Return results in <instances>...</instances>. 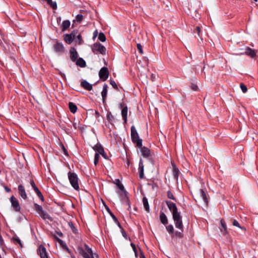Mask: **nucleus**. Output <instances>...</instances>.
Here are the masks:
<instances>
[{"mask_svg":"<svg viewBox=\"0 0 258 258\" xmlns=\"http://www.w3.org/2000/svg\"><path fill=\"white\" fill-rule=\"evenodd\" d=\"M10 200L11 203V206L14 211L16 212H20L21 208L18 200L14 196H12L10 198Z\"/></svg>","mask_w":258,"mask_h":258,"instance_id":"nucleus-6","label":"nucleus"},{"mask_svg":"<svg viewBox=\"0 0 258 258\" xmlns=\"http://www.w3.org/2000/svg\"><path fill=\"white\" fill-rule=\"evenodd\" d=\"M30 183L33 188H34L35 186H36L33 180H31Z\"/></svg>","mask_w":258,"mask_h":258,"instance_id":"nucleus-53","label":"nucleus"},{"mask_svg":"<svg viewBox=\"0 0 258 258\" xmlns=\"http://www.w3.org/2000/svg\"><path fill=\"white\" fill-rule=\"evenodd\" d=\"M77 34V31H76V30H74V31H73L71 33V34H70L69 35H70V36H71V37H72V38H73L74 39H75V37H76V36Z\"/></svg>","mask_w":258,"mask_h":258,"instance_id":"nucleus-49","label":"nucleus"},{"mask_svg":"<svg viewBox=\"0 0 258 258\" xmlns=\"http://www.w3.org/2000/svg\"><path fill=\"white\" fill-rule=\"evenodd\" d=\"M33 189L36 193L40 191L37 186H35Z\"/></svg>","mask_w":258,"mask_h":258,"instance_id":"nucleus-57","label":"nucleus"},{"mask_svg":"<svg viewBox=\"0 0 258 258\" xmlns=\"http://www.w3.org/2000/svg\"><path fill=\"white\" fill-rule=\"evenodd\" d=\"M71 25V22L69 20H64L62 22L61 29L62 31H66L68 29Z\"/></svg>","mask_w":258,"mask_h":258,"instance_id":"nucleus-24","label":"nucleus"},{"mask_svg":"<svg viewBox=\"0 0 258 258\" xmlns=\"http://www.w3.org/2000/svg\"><path fill=\"white\" fill-rule=\"evenodd\" d=\"M119 107L122 108L121 110V115L122 119L124 120V123L126 122L127 121V107L125 104L122 102L119 104Z\"/></svg>","mask_w":258,"mask_h":258,"instance_id":"nucleus-9","label":"nucleus"},{"mask_svg":"<svg viewBox=\"0 0 258 258\" xmlns=\"http://www.w3.org/2000/svg\"><path fill=\"white\" fill-rule=\"evenodd\" d=\"M35 210L39 214H40L44 210L42 207L37 204H34Z\"/></svg>","mask_w":258,"mask_h":258,"instance_id":"nucleus-30","label":"nucleus"},{"mask_svg":"<svg viewBox=\"0 0 258 258\" xmlns=\"http://www.w3.org/2000/svg\"><path fill=\"white\" fill-rule=\"evenodd\" d=\"M68 225H69V227H70V228L71 229L72 232L75 234H77L78 232V230L75 227L73 222H68Z\"/></svg>","mask_w":258,"mask_h":258,"instance_id":"nucleus-32","label":"nucleus"},{"mask_svg":"<svg viewBox=\"0 0 258 258\" xmlns=\"http://www.w3.org/2000/svg\"><path fill=\"white\" fill-rule=\"evenodd\" d=\"M116 185H117V184H118V179L116 180Z\"/></svg>","mask_w":258,"mask_h":258,"instance_id":"nucleus-63","label":"nucleus"},{"mask_svg":"<svg viewBox=\"0 0 258 258\" xmlns=\"http://www.w3.org/2000/svg\"><path fill=\"white\" fill-rule=\"evenodd\" d=\"M68 178L72 186L76 190L80 189L78 175L74 172H69L68 173Z\"/></svg>","mask_w":258,"mask_h":258,"instance_id":"nucleus-3","label":"nucleus"},{"mask_svg":"<svg viewBox=\"0 0 258 258\" xmlns=\"http://www.w3.org/2000/svg\"><path fill=\"white\" fill-rule=\"evenodd\" d=\"M39 215L44 220H48L50 221H52L53 220L52 217H51L50 216L44 211L39 214Z\"/></svg>","mask_w":258,"mask_h":258,"instance_id":"nucleus-23","label":"nucleus"},{"mask_svg":"<svg viewBox=\"0 0 258 258\" xmlns=\"http://www.w3.org/2000/svg\"><path fill=\"white\" fill-rule=\"evenodd\" d=\"M97 34H98V32H97V30H96L94 33H93V37H96L97 35Z\"/></svg>","mask_w":258,"mask_h":258,"instance_id":"nucleus-58","label":"nucleus"},{"mask_svg":"<svg viewBox=\"0 0 258 258\" xmlns=\"http://www.w3.org/2000/svg\"><path fill=\"white\" fill-rule=\"evenodd\" d=\"M131 245L135 252L136 257H137L138 256V252H137V249L136 248L135 244H134L133 243H131Z\"/></svg>","mask_w":258,"mask_h":258,"instance_id":"nucleus-42","label":"nucleus"},{"mask_svg":"<svg viewBox=\"0 0 258 258\" xmlns=\"http://www.w3.org/2000/svg\"><path fill=\"white\" fill-rule=\"evenodd\" d=\"M131 136L132 142L136 143L138 147L141 148L142 146V140L140 139L136 127L134 125H132L131 128Z\"/></svg>","mask_w":258,"mask_h":258,"instance_id":"nucleus-2","label":"nucleus"},{"mask_svg":"<svg viewBox=\"0 0 258 258\" xmlns=\"http://www.w3.org/2000/svg\"><path fill=\"white\" fill-rule=\"evenodd\" d=\"M191 89L194 91H197L198 89V87L196 84H192L190 86Z\"/></svg>","mask_w":258,"mask_h":258,"instance_id":"nucleus-48","label":"nucleus"},{"mask_svg":"<svg viewBox=\"0 0 258 258\" xmlns=\"http://www.w3.org/2000/svg\"><path fill=\"white\" fill-rule=\"evenodd\" d=\"M221 227L220 228V231L223 235H226L227 233V226L225 220L222 219L220 221Z\"/></svg>","mask_w":258,"mask_h":258,"instance_id":"nucleus-16","label":"nucleus"},{"mask_svg":"<svg viewBox=\"0 0 258 258\" xmlns=\"http://www.w3.org/2000/svg\"><path fill=\"white\" fill-rule=\"evenodd\" d=\"M202 27L200 26H196L193 30V34L196 38H199L201 40H203L202 34Z\"/></svg>","mask_w":258,"mask_h":258,"instance_id":"nucleus-12","label":"nucleus"},{"mask_svg":"<svg viewBox=\"0 0 258 258\" xmlns=\"http://www.w3.org/2000/svg\"><path fill=\"white\" fill-rule=\"evenodd\" d=\"M36 194L37 195L38 197L40 199V200L42 201H44L43 196L42 194H41V192H40V191H39L38 192H36Z\"/></svg>","mask_w":258,"mask_h":258,"instance_id":"nucleus-47","label":"nucleus"},{"mask_svg":"<svg viewBox=\"0 0 258 258\" xmlns=\"http://www.w3.org/2000/svg\"><path fill=\"white\" fill-rule=\"evenodd\" d=\"M107 210L108 211V212L110 214V216H111V217L113 219L114 221V222H117V219L114 216V215L110 211V209L108 207L107 208Z\"/></svg>","mask_w":258,"mask_h":258,"instance_id":"nucleus-43","label":"nucleus"},{"mask_svg":"<svg viewBox=\"0 0 258 258\" xmlns=\"http://www.w3.org/2000/svg\"><path fill=\"white\" fill-rule=\"evenodd\" d=\"M81 86L82 87H83L84 89L88 90V91H91L92 89V86L91 84L89 83L87 81L84 80L81 82Z\"/></svg>","mask_w":258,"mask_h":258,"instance_id":"nucleus-17","label":"nucleus"},{"mask_svg":"<svg viewBox=\"0 0 258 258\" xmlns=\"http://www.w3.org/2000/svg\"><path fill=\"white\" fill-rule=\"evenodd\" d=\"M18 190L20 196L23 198L24 200H26L27 198V196L26 192L25 191V189L24 187L20 184L18 186Z\"/></svg>","mask_w":258,"mask_h":258,"instance_id":"nucleus-15","label":"nucleus"},{"mask_svg":"<svg viewBox=\"0 0 258 258\" xmlns=\"http://www.w3.org/2000/svg\"><path fill=\"white\" fill-rule=\"evenodd\" d=\"M165 203L168 208L172 213L175 227L181 230V231H176L174 235L177 238H182L183 237V234L182 233L183 225L180 213L178 211L177 206L175 203L168 201H166Z\"/></svg>","mask_w":258,"mask_h":258,"instance_id":"nucleus-1","label":"nucleus"},{"mask_svg":"<svg viewBox=\"0 0 258 258\" xmlns=\"http://www.w3.org/2000/svg\"><path fill=\"white\" fill-rule=\"evenodd\" d=\"M38 254L40 258H48L46 248L43 245H40L38 249Z\"/></svg>","mask_w":258,"mask_h":258,"instance_id":"nucleus-10","label":"nucleus"},{"mask_svg":"<svg viewBox=\"0 0 258 258\" xmlns=\"http://www.w3.org/2000/svg\"><path fill=\"white\" fill-rule=\"evenodd\" d=\"M141 153L143 157H148L150 155V151L148 148L143 147L141 148Z\"/></svg>","mask_w":258,"mask_h":258,"instance_id":"nucleus-22","label":"nucleus"},{"mask_svg":"<svg viewBox=\"0 0 258 258\" xmlns=\"http://www.w3.org/2000/svg\"><path fill=\"white\" fill-rule=\"evenodd\" d=\"M118 184H117V186L118 188L120 189V191H122L125 190L123 185L120 182L119 180L118 179Z\"/></svg>","mask_w":258,"mask_h":258,"instance_id":"nucleus-46","label":"nucleus"},{"mask_svg":"<svg viewBox=\"0 0 258 258\" xmlns=\"http://www.w3.org/2000/svg\"><path fill=\"white\" fill-rule=\"evenodd\" d=\"M59 235L60 236H61L62 235V234L61 233H60L59 234Z\"/></svg>","mask_w":258,"mask_h":258,"instance_id":"nucleus-62","label":"nucleus"},{"mask_svg":"<svg viewBox=\"0 0 258 258\" xmlns=\"http://www.w3.org/2000/svg\"><path fill=\"white\" fill-rule=\"evenodd\" d=\"M54 51L58 54H61L65 51V48L62 43L59 42L57 40L53 46Z\"/></svg>","mask_w":258,"mask_h":258,"instance_id":"nucleus-7","label":"nucleus"},{"mask_svg":"<svg viewBox=\"0 0 258 258\" xmlns=\"http://www.w3.org/2000/svg\"><path fill=\"white\" fill-rule=\"evenodd\" d=\"M92 51L93 52H99L102 55H104L106 53V48L100 43H96L93 44L92 47Z\"/></svg>","mask_w":258,"mask_h":258,"instance_id":"nucleus-5","label":"nucleus"},{"mask_svg":"<svg viewBox=\"0 0 258 258\" xmlns=\"http://www.w3.org/2000/svg\"><path fill=\"white\" fill-rule=\"evenodd\" d=\"M57 241L59 243V244L63 247V248L66 249L68 251H69V249H68V248L67 247V244H66V243L63 240H62L61 239L57 238Z\"/></svg>","mask_w":258,"mask_h":258,"instance_id":"nucleus-33","label":"nucleus"},{"mask_svg":"<svg viewBox=\"0 0 258 258\" xmlns=\"http://www.w3.org/2000/svg\"><path fill=\"white\" fill-rule=\"evenodd\" d=\"M121 233H122V236L125 238H127V234L126 233V232H125V231L123 229H121Z\"/></svg>","mask_w":258,"mask_h":258,"instance_id":"nucleus-52","label":"nucleus"},{"mask_svg":"<svg viewBox=\"0 0 258 258\" xmlns=\"http://www.w3.org/2000/svg\"><path fill=\"white\" fill-rule=\"evenodd\" d=\"M104 158L106 159V155L105 153V152H104V155H102Z\"/></svg>","mask_w":258,"mask_h":258,"instance_id":"nucleus-61","label":"nucleus"},{"mask_svg":"<svg viewBox=\"0 0 258 258\" xmlns=\"http://www.w3.org/2000/svg\"><path fill=\"white\" fill-rule=\"evenodd\" d=\"M5 189L6 192H9L11 191V189L7 186H5Z\"/></svg>","mask_w":258,"mask_h":258,"instance_id":"nucleus-54","label":"nucleus"},{"mask_svg":"<svg viewBox=\"0 0 258 258\" xmlns=\"http://www.w3.org/2000/svg\"><path fill=\"white\" fill-rule=\"evenodd\" d=\"M167 196L168 199L172 200H176L175 198L174 197V195L171 191V190H168L167 192Z\"/></svg>","mask_w":258,"mask_h":258,"instance_id":"nucleus-38","label":"nucleus"},{"mask_svg":"<svg viewBox=\"0 0 258 258\" xmlns=\"http://www.w3.org/2000/svg\"><path fill=\"white\" fill-rule=\"evenodd\" d=\"M83 19V16L81 14H78L76 16L75 20H74V22H76L80 23Z\"/></svg>","mask_w":258,"mask_h":258,"instance_id":"nucleus-34","label":"nucleus"},{"mask_svg":"<svg viewBox=\"0 0 258 258\" xmlns=\"http://www.w3.org/2000/svg\"><path fill=\"white\" fill-rule=\"evenodd\" d=\"M199 196L202 199L204 202L205 204H207L208 202V199L207 197V194L206 192L203 189H201L199 190Z\"/></svg>","mask_w":258,"mask_h":258,"instance_id":"nucleus-19","label":"nucleus"},{"mask_svg":"<svg viewBox=\"0 0 258 258\" xmlns=\"http://www.w3.org/2000/svg\"><path fill=\"white\" fill-rule=\"evenodd\" d=\"M99 157H100V154H99V153H95V157H94V163L95 165H96L98 164Z\"/></svg>","mask_w":258,"mask_h":258,"instance_id":"nucleus-39","label":"nucleus"},{"mask_svg":"<svg viewBox=\"0 0 258 258\" xmlns=\"http://www.w3.org/2000/svg\"><path fill=\"white\" fill-rule=\"evenodd\" d=\"M137 49H138L139 52L141 54H143V50L142 48V46L140 43H138L137 45Z\"/></svg>","mask_w":258,"mask_h":258,"instance_id":"nucleus-45","label":"nucleus"},{"mask_svg":"<svg viewBox=\"0 0 258 258\" xmlns=\"http://www.w3.org/2000/svg\"><path fill=\"white\" fill-rule=\"evenodd\" d=\"M72 258H75V257L74 256H72Z\"/></svg>","mask_w":258,"mask_h":258,"instance_id":"nucleus-64","label":"nucleus"},{"mask_svg":"<svg viewBox=\"0 0 258 258\" xmlns=\"http://www.w3.org/2000/svg\"><path fill=\"white\" fill-rule=\"evenodd\" d=\"M178 172V170L176 168H174V175L175 176H177V173Z\"/></svg>","mask_w":258,"mask_h":258,"instance_id":"nucleus-55","label":"nucleus"},{"mask_svg":"<svg viewBox=\"0 0 258 258\" xmlns=\"http://www.w3.org/2000/svg\"><path fill=\"white\" fill-rule=\"evenodd\" d=\"M45 1H46L48 4H50L51 3H52V0H45Z\"/></svg>","mask_w":258,"mask_h":258,"instance_id":"nucleus-60","label":"nucleus"},{"mask_svg":"<svg viewBox=\"0 0 258 258\" xmlns=\"http://www.w3.org/2000/svg\"><path fill=\"white\" fill-rule=\"evenodd\" d=\"M70 52L71 60L73 62L76 61L78 57V53L75 47H71L70 50Z\"/></svg>","mask_w":258,"mask_h":258,"instance_id":"nucleus-11","label":"nucleus"},{"mask_svg":"<svg viewBox=\"0 0 258 258\" xmlns=\"http://www.w3.org/2000/svg\"><path fill=\"white\" fill-rule=\"evenodd\" d=\"M167 231L170 233L173 234L174 228L172 225H169L166 227Z\"/></svg>","mask_w":258,"mask_h":258,"instance_id":"nucleus-35","label":"nucleus"},{"mask_svg":"<svg viewBox=\"0 0 258 258\" xmlns=\"http://www.w3.org/2000/svg\"><path fill=\"white\" fill-rule=\"evenodd\" d=\"M257 51L247 47L245 48V54L251 58H254L256 56Z\"/></svg>","mask_w":258,"mask_h":258,"instance_id":"nucleus-13","label":"nucleus"},{"mask_svg":"<svg viewBox=\"0 0 258 258\" xmlns=\"http://www.w3.org/2000/svg\"><path fill=\"white\" fill-rule=\"evenodd\" d=\"M95 114L97 117H99L100 116V114L98 111H95Z\"/></svg>","mask_w":258,"mask_h":258,"instance_id":"nucleus-59","label":"nucleus"},{"mask_svg":"<svg viewBox=\"0 0 258 258\" xmlns=\"http://www.w3.org/2000/svg\"><path fill=\"white\" fill-rule=\"evenodd\" d=\"M143 203L145 210L147 212H150V207L148 203V199L146 197L143 198Z\"/></svg>","mask_w":258,"mask_h":258,"instance_id":"nucleus-28","label":"nucleus"},{"mask_svg":"<svg viewBox=\"0 0 258 258\" xmlns=\"http://www.w3.org/2000/svg\"><path fill=\"white\" fill-rule=\"evenodd\" d=\"M51 6V7L53 9H56V8H57V5H56V4L55 2H52L50 4H49Z\"/></svg>","mask_w":258,"mask_h":258,"instance_id":"nucleus-51","label":"nucleus"},{"mask_svg":"<svg viewBox=\"0 0 258 258\" xmlns=\"http://www.w3.org/2000/svg\"><path fill=\"white\" fill-rule=\"evenodd\" d=\"M69 107L71 112H72L73 113H75L77 112V106L74 103L71 102H69Z\"/></svg>","mask_w":258,"mask_h":258,"instance_id":"nucleus-29","label":"nucleus"},{"mask_svg":"<svg viewBox=\"0 0 258 258\" xmlns=\"http://www.w3.org/2000/svg\"><path fill=\"white\" fill-rule=\"evenodd\" d=\"M76 65L82 68L86 66V62L82 58H77L76 61Z\"/></svg>","mask_w":258,"mask_h":258,"instance_id":"nucleus-27","label":"nucleus"},{"mask_svg":"<svg viewBox=\"0 0 258 258\" xmlns=\"http://www.w3.org/2000/svg\"><path fill=\"white\" fill-rule=\"evenodd\" d=\"M84 246L85 250L81 247H79L78 248L80 253L83 255L84 258H94V255L98 256L97 254H93L92 249L87 244H85Z\"/></svg>","mask_w":258,"mask_h":258,"instance_id":"nucleus-4","label":"nucleus"},{"mask_svg":"<svg viewBox=\"0 0 258 258\" xmlns=\"http://www.w3.org/2000/svg\"><path fill=\"white\" fill-rule=\"evenodd\" d=\"M93 149L94 150L97 152V153H99V154H101V155H104V149L101 145L97 144L93 147Z\"/></svg>","mask_w":258,"mask_h":258,"instance_id":"nucleus-21","label":"nucleus"},{"mask_svg":"<svg viewBox=\"0 0 258 258\" xmlns=\"http://www.w3.org/2000/svg\"><path fill=\"white\" fill-rule=\"evenodd\" d=\"M139 177L140 178H143L144 176V165L142 159H140L139 165Z\"/></svg>","mask_w":258,"mask_h":258,"instance_id":"nucleus-20","label":"nucleus"},{"mask_svg":"<svg viewBox=\"0 0 258 258\" xmlns=\"http://www.w3.org/2000/svg\"><path fill=\"white\" fill-rule=\"evenodd\" d=\"M109 75L108 70L106 67H103L101 69L99 73V76L102 80L103 81H106Z\"/></svg>","mask_w":258,"mask_h":258,"instance_id":"nucleus-8","label":"nucleus"},{"mask_svg":"<svg viewBox=\"0 0 258 258\" xmlns=\"http://www.w3.org/2000/svg\"><path fill=\"white\" fill-rule=\"evenodd\" d=\"M98 39L101 42H104L106 40V37L104 34L102 32H100L98 35Z\"/></svg>","mask_w":258,"mask_h":258,"instance_id":"nucleus-36","label":"nucleus"},{"mask_svg":"<svg viewBox=\"0 0 258 258\" xmlns=\"http://www.w3.org/2000/svg\"><path fill=\"white\" fill-rule=\"evenodd\" d=\"M160 220L161 222L163 225H165L167 224V223H168L167 217L166 216V215L163 212L160 213Z\"/></svg>","mask_w":258,"mask_h":258,"instance_id":"nucleus-25","label":"nucleus"},{"mask_svg":"<svg viewBox=\"0 0 258 258\" xmlns=\"http://www.w3.org/2000/svg\"><path fill=\"white\" fill-rule=\"evenodd\" d=\"M110 84L115 89L118 90L117 86L114 81L110 80Z\"/></svg>","mask_w":258,"mask_h":258,"instance_id":"nucleus-44","label":"nucleus"},{"mask_svg":"<svg viewBox=\"0 0 258 258\" xmlns=\"http://www.w3.org/2000/svg\"><path fill=\"white\" fill-rule=\"evenodd\" d=\"M107 117L108 120H112L113 119V116L111 114L110 112L108 113Z\"/></svg>","mask_w":258,"mask_h":258,"instance_id":"nucleus-50","label":"nucleus"},{"mask_svg":"<svg viewBox=\"0 0 258 258\" xmlns=\"http://www.w3.org/2000/svg\"><path fill=\"white\" fill-rule=\"evenodd\" d=\"M119 194L121 199V200L126 202V205L128 206V209L130 208L131 206H130V204L128 202V197H127V195H126V191L125 190H122V191H120L119 192Z\"/></svg>","mask_w":258,"mask_h":258,"instance_id":"nucleus-14","label":"nucleus"},{"mask_svg":"<svg viewBox=\"0 0 258 258\" xmlns=\"http://www.w3.org/2000/svg\"><path fill=\"white\" fill-rule=\"evenodd\" d=\"M232 224H233V226L237 227H238V228H240L241 229H245L244 228L240 227L239 223L236 220H234L233 221Z\"/></svg>","mask_w":258,"mask_h":258,"instance_id":"nucleus-41","label":"nucleus"},{"mask_svg":"<svg viewBox=\"0 0 258 258\" xmlns=\"http://www.w3.org/2000/svg\"><path fill=\"white\" fill-rule=\"evenodd\" d=\"M12 240L15 244H19L21 247H22V243L21 242V240L19 239L18 237L15 236L13 237Z\"/></svg>","mask_w":258,"mask_h":258,"instance_id":"nucleus-31","label":"nucleus"},{"mask_svg":"<svg viewBox=\"0 0 258 258\" xmlns=\"http://www.w3.org/2000/svg\"><path fill=\"white\" fill-rule=\"evenodd\" d=\"M84 41L82 38L81 34H79L77 37V39L76 40V42L78 43V44L80 45L83 43Z\"/></svg>","mask_w":258,"mask_h":258,"instance_id":"nucleus-37","label":"nucleus"},{"mask_svg":"<svg viewBox=\"0 0 258 258\" xmlns=\"http://www.w3.org/2000/svg\"><path fill=\"white\" fill-rule=\"evenodd\" d=\"M63 39L64 41L68 44H71L74 40V39L72 38L71 36H70L68 34H66L63 35Z\"/></svg>","mask_w":258,"mask_h":258,"instance_id":"nucleus-26","label":"nucleus"},{"mask_svg":"<svg viewBox=\"0 0 258 258\" xmlns=\"http://www.w3.org/2000/svg\"><path fill=\"white\" fill-rule=\"evenodd\" d=\"M107 88H108L107 85L106 84H104L103 87V90H102V91L101 92V96H102V101H103V103H105V99L107 97Z\"/></svg>","mask_w":258,"mask_h":258,"instance_id":"nucleus-18","label":"nucleus"},{"mask_svg":"<svg viewBox=\"0 0 258 258\" xmlns=\"http://www.w3.org/2000/svg\"><path fill=\"white\" fill-rule=\"evenodd\" d=\"M240 87L242 91L243 92V93H245L247 92V87L244 84L241 83L240 84Z\"/></svg>","mask_w":258,"mask_h":258,"instance_id":"nucleus-40","label":"nucleus"},{"mask_svg":"<svg viewBox=\"0 0 258 258\" xmlns=\"http://www.w3.org/2000/svg\"><path fill=\"white\" fill-rule=\"evenodd\" d=\"M115 222L117 224V226H118V227H119L121 229H123V228H122V227H121V225H120V223L119 222V221H118V220H117V222Z\"/></svg>","mask_w":258,"mask_h":258,"instance_id":"nucleus-56","label":"nucleus"}]
</instances>
